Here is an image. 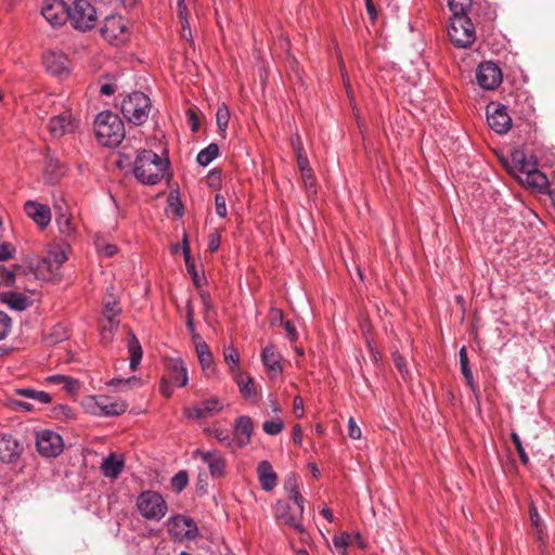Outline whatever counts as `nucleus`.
Returning a JSON list of instances; mask_svg holds the SVG:
<instances>
[{
	"label": "nucleus",
	"mask_w": 555,
	"mask_h": 555,
	"mask_svg": "<svg viewBox=\"0 0 555 555\" xmlns=\"http://www.w3.org/2000/svg\"><path fill=\"white\" fill-rule=\"evenodd\" d=\"M55 221L62 235L70 236L74 234L75 229L72 223V218L67 212H59V215L55 216Z\"/></svg>",
	"instance_id": "58836bf2"
},
{
	"label": "nucleus",
	"mask_w": 555,
	"mask_h": 555,
	"mask_svg": "<svg viewBox=\"0 0 555 555\" xmlns=\"http://www.w3.org/2000/svg\"><path fill=\"white\" fill-rule=\"evenodd\" d=\"M235 447L243 448L250 442V437L254 431V424L249 416H238L233 425Z\"/></svg>",
	"instance_id": "6ab92c4d"
},
{
	"label": "nucleus",
	"mask_w": 555,
	"mask_h": 555,
	"mask_svg": "<svg viewBox=\"0 0 555 555\" xmlns=\"http://www.w3.org/2000/svg\"><path fill=\"white\" fill-rule=\"evenodd\" d=\"M41 15L52 27L62 26L68 20V5L63 0H43Z\"/></svg>",
	"instance_id": "9b49d317"
},
{
	"label": "nucleus",
	"mask_w": 555,
	"mask_h": 555,
	"mask_svg": "<svg viewBox=\"0 0 555 555\" xmlns=\"http://www.w3.org/2000/svg\"><path fill=\"white\" fill-rule=\"evenodd\" d=\"M179 16L182 20V37L186 40L192 39V33L186 20V7L184 0H178Z\"/></svg>",
	"instance_id": "c03bdc74"
},
{
	"label": "nucleus",
	"mask_w": 555,
	"mask_h": 555,
	"mask_svg": "<svg viewBox=\"0 0 555 555\" xmlns=\"http://www.w3.org/2000/svg\"><path fill=\"white\" fill-rule=\"evenodd\" d=\"M393 362H395L396 367L402 374L403 378H406L408 370H406L403 358L398 352H396L393 354Z\"/></svg>",
	"instance_id": "4d7b16f0"
},
{
	"label": "nucleus",
	"mask_w": 555,
	"mask_h": 555,
	"mask_svg": "<svg viewBox=\"0 0 555 555\" xmlns=\"http://www.w3.org/2000/svg\"><path fill=\"white\" fill-rule=\"evenodd\" d=\"M95 247L98 253L105 257H112L117 253V247L115 245L106 243L104 241L98 240L95 242Z\"/></svg>",
	"instance_id": "09e8293b"
},
{
	"label": "nucleus",
	"mask_w": 555,
	"mask_h": 555,
	"mask_svg": "<svg viewBox=\"0 0 555 555\" xmlns=\"http://www.w3.org/2000/svg\"><path fill=\"white\" fill-rule=\"evenodd\" d=\"M93 128L98 142L107 147L119 145L126 133L122 120L111 111L99 113L94 119Z\"/></svg>",
	"instance_id": "f03ea898"
},
{
	"label": "nucleus",
	"mask_w": 555,
	"mask_h": 555,
	"mask_svg": "<svg viewBox=\"0 0 555 555\" xmlns=\"http://www.w3.org/2000/svg\"><path fill=\"white\" fill-rule=\"evenodd\" d=\"M125 466L124 460L118 457L115 453H111L103 459L101 464L102 474L107 477L115 479L122 472Z\"/></svg>",
	"instance_id": "bb28decb"
},
{
	"label": "nucleus",
	"mask_w": 555,
	"mask_h": 555,
	"mask_svg": "<svg viewBox=\"0 0 555 555\" xmlns=\"http://www.w3.org/2000/svg\"><path fill=\"white\" fill-rule=\"evenodd\" d=\"M284 428V423L281 418H275L271 421H266L262 424V429L266 434L275 436L280 434Z\"/></svg>",
	"instance_id": "a18cd8bd"
},
{
	"label": "nucleus",
	"mask_w": 555,
	"mask_h": 555,
	"mask_svg": "<svg viewBox=\"0 0 555 555\" xmlns=\"http://www.w3.org/2000/svg\"><path fill=\"white\" fill-rule=\"evenodd\" d=\"M233 377L235 379V383L238 387L241 395L245 399H256L258 397L255 380L251 376L246 375L241 371H237L233 375Z\"/></svg>",
	"instance_id": "a878e982"
},
{
	"label": "nucleus",
	"mask_w": 555,
	"mask_h": 555,
	"mask_svg": "<svg viewBox=\"0 0 555 555\" xmlns=\"http://www.w3.org/2000/svg\"><path fill=\"white\" fill-rule=\"evenodd\" d=\"M460 363H461L462 374H463L467 385L473 390H475V382H474L473 373L469 367V360H468L465 347H462V349L460 350Z\"/></svg>",
	"instance_id": "4c0bfd02"
},
{
	"label": "nucleus",
	"mask_w": 555,
	"mask_h": 555,
	"mask_svg": "<svg viewBox=\"0 0 555 555\" xmlns=\"http://www.w3.org/2000/svg\"><path fill=\"white\" fill-rule=\"evenodd\" d=\"M291 499L297 506V514L292 512V507L287 503H279L276 506V516L282 519L286 525L295 529L297 532H304V526L298 515L304 513V498L295 489L292 490Z\"/></svg>",
	"instance_id": "0eeeda50"
},
{
	"label": "nucleus",
	"mask_w": 555,
	"mask_h": 555,
	"mask_svg": "<svg viewBox=\"0 0 555 555\" xmlns=\"http://www.w3.org/2000/svg\"><path fill=\"white\" fill-rule=\"evenodd\" d=\"M195 349L202 369L204 371L208 370L214 363L212 353L208 345L204 340H199L195 343Z\"/></svg>",
	"instance_id": "2f4dec72"
},
{
	"label": "nucleus",
	"mask_w": 555,
	"mask_h": 555,
	"mask_svg": "<svg viewBox=\"0 0 555 555\" xmlns=\"http://www.w3.org/2000/svg\"><path fill=\"white\" fill-rule=\"evenodd\" d=\"M283 326H284V330L286 331L287 338H288L291 341H295V340H297L296 326H295L291 321H286V322H284V323H283Z\"/></svg>",
	"instance_id": "13d9d810"
},
{
	"label": "nucleus",
	"mask_w": 555,
	"mask_h": 555,
	"mask_svg": "<svg viewBox=\"0 0 555 555\" xmlns=\"http://www.w3.org/2000/svg\"><path fill=\"white\" fill-rule=\"evenodd\" d=\"M224 361L230 366V372L234 375L237 371V365L240 363V356L236 349L233 346H227L223 350Z\"/></svg>",
	"instance_id": "ea45409f"
},
{
	"label": "nucleus",
	"mask_w": 555,
	"mask_h": 555,
	"mask_svg": "<svg viewBox=\"0 0 555 555\" xmlns=\"http://www.w3.org/2000/svg\"><path fill=\"white\" fill-rule=\"evenodd\" d=\"M36 446L44 457H56L63 451L62 437L52 430H41L37 434Z\"/></svg>",
	"instance_id": "9d476101"
},
{
	"label": "nucleus",
	"mask_w": 555,
	"mask_h": 555,
	"mask_svg": "<svg viewBox=\"0 0 555 555\" xmlns=\"http://www.w3.org/2000/svg\"><path fill=\"white\" fill-rule=\"evenodd\" d=\"M167 369H168L171 380L178 387H184L188 385V383H189L188 369L182 359H180V358L170 359L167 363Z\"/></svg>",
	"instance_id": "4be33fe9"
},
{
	"label": "nucleus",
	"mask_w": 555,
	"mask_h": 555,
	"mask_svg": "<svg viewBox=\"0 0 555 555\" xmlns=\"http://www.w3.org/2000/svg\"><path fill=\"white\" fill-rule=\"evenodd\" d=\"M476 40V29L466 15H453V46L468 48Z\"/></svg>",
	"instance_id": "6e6552de"
},
{
	"label": "nucleus",
	"mask_w": 555,
	"mask_h": 555,
	"mask_svg": "<svg viewBox=\"0 0 555 555\" xmlns=\"http://www.w3.org/2000/svg\"><path fill=\"white\" fill-rule=\"evenodd\" d=\"M62 384H63L64 389H66L68 392L75 391L78 387V382L68 376H66L64 383H62Z\"/></svg>",
	"instance_id": "774afa93"
},
{
	"label": "nucleus",
	"mask_w": 555,
	"mask_h": 555,
	"mask_svg": "<svg viewBox=\"0 0 555 555\" xmlns=\"http://www.w3.org/2000/svg\"><path fill=\"white\" fill-rule=\"evenodd\" d=\"M94 408L92 413L102 416H117L127 410V404L124 401H109L105 397L93 398Z\"/></svg>",
	"instance_id": "a211bd4d"
},
{
	"label": "nucleus",
	"mask_w": 555,
	"mask_h": 555,
	"mask_svg": "<svg viewBox=\"0 0 555 555\" xmlns=\"http://www.w3.org/2000/svg\"><path fill=\"white\" fill-rule=\"evenodd\" d=\"M202 461L208 466L212 477H221L224 474L225 463L220 453L216 451H197Z\"/></svg>",
	"instance_id": "412c9836"
},
{
	"label": "nucleus",
	"mask_w": 555,
	"mask_h": 555,
	"mask_svg": "<svg viewBox=\"0 0 555 555\" xmlns=\"http://www.w3.org/2000/svg\"><path fill=\"white\" fill-rule=\"evenodd\" d=\"M220 235L217 233L209 235L208 248L211 253L217 251L220 247Z\"/></svg>",
	"instance_id": "052dcab7"
},
{
	"label": "nucleus",
	"mask_w": 555,
	"mask_h": 555,
	"mask_svg": "<svg viewBox=\"0 0 555 555\" xmlns=\"http://www.w3.org/2000/svg\"><path fill=\"white\" fill-rule=\"evenodd\" d=\"M291 142L296 156L305 153L300 137L298 134L292 137Z\"/></svg>",
	"instance_id": "680f3d73"
},
{
	"label": "nucleus",
	"mask_w": 555,
	"mask_h": 555,
	"mask_svg": "<svg viewBox=\"0 0 555 555\" xmlns=\"http://www.w3.org/2000/svg\"><path fill=\"white\" fill-rule=\"evenodd\" d=\"M224 408V402L219 397H210L201 401L193 406L183 409V416L191 421H199L211 417L221 412Z\"/></svg>",
	"instance_id": "1a4fd4ad"
},
{
	"label": "nucleus",
	"mask_w": 555,
	"mask_h": 555,
	"mask_svg": "<svg viewBox=\"0 0 555 555\" xmlns=\"http://www.w3.org/2000/svg\"><path fill=\"white\" fill-rule=\"evenodd\" d=\"M15 248L10 243H2L0 245V261H5L13 258Z\"/></svg>",
	"instance_id": "5fc2aeb1"
},
{
	"label": "nucleus",
	"mask_w": 555,
	"mask_h": 555,
	"mask_svg": "<svg viewBox=\"0 0 555 555\" xmlns=\"http://www.w3.org/2000/svg\"><path fill=\"white\" fill-rule=\"evenodd\" d=\"M219 155V147L216 143H210L208 146L199 151L196 160L199 166L206 167Z\"/></svg>",
	"instance_id": "473e14b6"
},
{
	"label": "nucleus",
	"mask_w": 555,
	"mask_h": 555,
	"mask_svg": "<svg viewBox=\"0 0 555 555\" xmlns=\"http://www.w3.org/2000/svg\"><path fill=\"white\" fill-rule=\"evenodd\" d=\"M169 532L179 539L194 540L198 535V528L191 517L177 515L170 519Z\"/></svg>",
	"instance_id": "ddd939ff"
},
{
	"label": "nucleus",
	"mask_w": 555,
	"mask_h": 555,
	"mask_svg": "<svg viewBox=\"0 0 555 555\" xmlns=\"http://www.w3.org/2000/svg\"><path fill=\"white\" fill-rule=\"evenodd\" d=\"M137 507L143 518L155 521L160 520L168 509L163 495L153 490L140 493L137 499Z\"/></svg>",
	"instance_id": "39448f33"
},
{
	"label": "nucleus",
	"mask_w": 555,
	"mask_h": 555,
	"mask_svg": "<svg viewBox=\"0 0 555 555\" xmlns=\"http://www.w3.org/2000/svg\"><path fill=\"white\" fill-rule=\"evenodd\" d=\"M68 21L73 28L86 33L95 26L98 13L88 0H74L68 5Z\"/></svg>",
	"instance_id": "20e7f679"
},
{
	"label": "nucleus",
	"mask_w": 555,
	"mask_h": 555,
	"mask_svg": "<svg viewBox=\"0 0 555 555\" xmlns=\"http://www.w3.org/2000/svg\"><path fill=\"white\" fill-rule=\"evenodd\" d=\"M530 520L535 529H539V527L542 526V518L540 517L535 507L530 508Z\"/></svg>",
	"instance_id": "e2e57ef3"
},
{
	"label": "nucleus",
	"mask_w": 555,
	"mask_h": 555,
	"mask_svg": "<svg viewBox=\"0 0 555 555\" xmlns=\"http://www.w3.org/2000/svg\"><path fill=\"white\" fill-rule=\"evenodd\" d=\"M350 541V535L347 532H343L338 535H335L333 538V544L336 547V550H344L348 546Z\"/></svg>",
	"instance_id": "864d4df0"
},
{
	"label": "nucleus",
	"mask_w": 555,
	"mask_h": 555,
	"mask_svg": "<svg viewBox=\"0 0 555 555\" xmlns=\"http://www.w3.org/2000/svg\"><path fill=\"white\" fill-rule=\"evenodd\" d=\"M520 180L527 183L529 186L537 189L539 191H543L544 189L547 188L548 184L546 176L540 170H538L535 166L527 173H525L524 178L521 177Z\"/></svg>",
	"instance_id": "c756f323"
},
{
	"label": "nucleus",
	"mask_w": 555,
	"mask_h": 555,
	"mask_svg": "<svg viewBox=\"0 0 555 555\" xmlns=\"http://www.w3.org/2000/svg\"><path fill=\"white\" fill-rule=\"evenodd\" d=\"M0 301L15 311H24L29 305L28 297L16 292L1 293Z\"/></svg>",
	"instance_id": "cd10ccee"
},
{
	"label": "nucleus",
	"mask_w": 555,
	"mask_h": 555,
	"mask_svg": "<svg viewBox=\"0 0 555 555\" xmlns=\"http://www.w3.org/2000/svg\"><path fill=\"white\" fill-rule=\"evenodd\" d=\"M151 99L143 92H132L121 102V113L128 122L134 126L143 125L151 112Z\"/></svg>",
	"instance_id": "7ed1b4c3"
},
{
	"label": "nucleus",
	"mask_w": 555,
	"mask_h": 555,
	"mask_svg": "<svg viewBox=\"0 0 555 555\" xmlns=\"http://www.w3.org/2000/svg\"><path fill=\"white\" fill-rule=\"evenodd\" d=\"M230 120V111L228 106L223 103L218 106L216 113V122L220 132L224 133Z\"/></svg>",
	"instance_id": "a19ab883"
},
{
	"label": "nucleus",
	"mask_w": 555,
	"mask_h": 555,
	"mask_svg": "<svg viewBox=\"0 0 555 555\" xmlns=\"http://www.w3.org/2000/svg\"><path fill=\"white\" fill-rule=\"evenodd\" d=\"M188 481V473L180 470L171 478V487L176 492H181L186 487Z\"/></svg>",
	"instance_id": "49530a36"
},
{
	"label": "nucleus",
	"mask_w": 555,
	"mask_h": 555,
	"mask_svg": "<svg viewBox=\"0 0 555 555\" xmlns=\"http://www.w3.org/2000/svg\"><path fill=\"white\" fill-rule=\"evenodd\" d=\"M512 160L515 166V168L521 173L525 175L529 170H531L537 164L532 162L531 159L527 158L524 152L521 151H515L512 154Z\"/></svg>",
	"instance_id": "72a5a7b5"
},
{
	"label": "nucleus",
	"mask_w": 555,
	"mask_h": 555,
	"mask_svg": "<svg viewBox=\"0 0 555 555\" xmlns=\"http://www.w3.org/2000/svg\"><path fill=\"white\" fill-rule=\"evenodd\" d=\"M104 313L107 321L109 322L111 327H113L117 323L115 320L116 317L120 313V308L118 307V304L115 299L105 301Z\"/></svg>",
	"instance_id": "37998d69"
},
{
	"label": "nucleus",
	"mask_w": 555,
	"mask_h": 555,
	"mask_svg": "<svg viewBox=\"0 0 555 555\" xmlns=\"http://www.w3.org/2000/svg\"><path fill=\"white\" fill-rule=\"evenodd\" d=\"M487 121L489 127L498 133H506L512 126V118L504 105L491 103L487 107Z\"/></svg>",
	"instance_id": "f8f14e48"
},
{
	"label": "nucleus",
	"mask_w": 555,
	"mask_h": 555,
	"mask_svg": "<svg viewBox=\"0 0 555 555\" xmlns=\"http://www.w3.org/2000/svg\"><path fill=\"white\" fill-rule=\"evenodd\" d=\"M66 248L62 246H53L48 250V256L42 260L43 263L53 270L57 269L62 263L67 260Z\"/></svg>",
	"instance_id": "7c9ffc66"
},
{
	"label": "nucleus",
	"mask_w": 555,
	"mask_h": 555,
	"mask_svg": "<svg viewBox=\"0 0 555 555\" xmlns=\"http://www.w3.org/2000/svg\"><path fill=\"white\" fill-rule=\"evenodd\" d=\"M24 211L41 229H44L51 221L49 206L36 201H27L24 204Z\"/></svg>",
	"instance_id": "f3484780"
},
{
	"label": "nucleus",
	"mask_w": 555,
	"mask_h": 555,
	"mask_svg": "<svg viewBox=\"0 0 555 555\" xmlns=\"http://www.w3.org/2000/svg\"><path fill=\"white\" fill-rule=\"evenodd\" d=\"M472 9V0H453V15H466Z\"/></svg>",
	"instance_id": "8fccbe9b"
},
{
	"label": "nucleus",
	"mask_w": 555,
	"mask_h": 555,
	"mask_svg": "<svg viewBox=\"0 0 555 555\" xmlns=\"http://www.w3.org/2000/svg\"><path fill=\"white\" fill-rule=\"evenodd\" d=\"M186 326H188L189 332L192 335L194 343L202 340L201 336L195 331L194 318L186 319Z\"/></svg>",
	"instance_id": "69168bd1"
},
{
	"label": "nucleus",
	"mask_w": 555,
	"mask_h": 555,
	"mask_svg": "<svg viewBox=\"0 0 555 555\" xmlns=\"http://www.w3.org/2000/svg\"><path fill=\"white\" fill-rule=\"evenodd\" d=\"M127 348L129 352V366L131 370H135L141 362L143 352L139 339L132 332L129 334Z\"/></svg>",
	"instance_id": "c85d7f7f"
},
{
	"label": "nucleus",
	"mask_w": 555,
	"mask_h": 555,
	"mask_svg": "<svg viewBox=\"0 0 555 555\" xmlns=\"http://www.w3.org/2000/svg\"><path fill=\"white\" fill-rule=\"evenodd\" d=\"M204 431L208 435L214 436V438H216L219 442L231 448L232 450L237 449V447H235V438L231 437L230 433L227 429L207 427L204 429Z\"/></svg>",
	"instance_id": "f704fd0d"
},
{
	"label": "nucleus",
	"mask_w": 555,
	"mask_h": 555,
	"mask_svg": "<svg viewBox=\"0 0 555 555\" xmlns=\"http://www.w3.org/2000/svg\"><path fill=\"white\" fill-rule=\"evenodd\" d=\"M100 33L109 44H122L128 39L127 22L121 15H108L104 18Z\"/></svg>",
	"instance_id": "423d86ee"
},
{
	"label": "nucleus",
	"mask_w": 555,
	"mask_h": 555,
	"mask_svg": "<svg viewBox=\"0 0 555 555\" xmlns=\"http://www.w3.org/2000/svg\"><path fill=\"white\" fill-rule=\"evenodd\" d=\"M261 361L264 367L276 376L282 373L281 356L275 351L273 346H267L261 352Z\"/></svg>",
	"instance_id": "393cba45"
},
{
	"label": "nucleus",
	"mask_w": 555,
	"mask_h": 555,
	"mask_svg": "<svg viewBox=\"0 0 555 555\" xmlns=\"http://www.w3.org/2000/svg\"><path fill=\"white\" fill-rule=\"evenodd\" d=\"M215 207H216V214L221 217V218H224L227 217V203H225V198L222 194H219L217 193L215 195Z\"/></svg>",
	"instance_id": "603ef678"
},
{
	"label": "nucleus",
	"mask_w": 555,
	"mask_h": 555,
	"mask_svg": "<svg viewBox=\"0 0 555 555\" xmlns=\"http://www.w3.org/2000/svg\"><path fill=\"white\" fill-rule=\"evenodd\" d=\"M479 86L486 90H493L502 82L501 69L492 62L479 65L476 74Z\"/></svg>",
	"instance_id": "4468645a"
},
{
	"label": "nucleus",
	"mask_w": 555,
	"mask_h": 555,
	"mask_svg": "<svg viewBox=\"0 0 555 555\" xmlns=\"http://www.w3.org/2000/svg\"><path fill=\"white\" fill-rule=\"evenodd\" d=\"M167 166V159H163L153 151L143 150L135 157L133 173L142 184L154 185L164 178Z\"/></svg>",
	"instance_id": "f257e3e1"
},
{
	"label": "nucleus",
	"mask_w": 555,
	"mask_h": 555,
	"mask_svg": "<svg viewBox=\"0 0 555 555\" xmlns=\"http://www.w3.org/2000/svg\"><path fill=\"white\" fill-rule=\"evenodd\" d=\"M297 164H298V167L301 171V175L305 176L306 175V171L309 173V160L307 158V156L304 154H300V155H297Z\"/></svg>",
	"instance_id": "bf43d9fd"
},
{
	"label": "nucleus",
	"mask_w": 555,
	"mask_h": 555,
	"mask_svg": "<svg viewBox=\"0 0 555 555\" xmlns=\"http://www.w3.org/2000/svg\"><path fill=\"white\" fill-rule=\"evenodd\" d=\"M21 450L16 439L11 435H0V461L3 463H14L20 456Z\"/></svg>",
	"instance_id": "aec40b11"
},
{
	"label": "nucleus",
	"mask_w": 555,
	"mask_h": 555,
	"mask_svg": "<svg viewBox=\"0 0 555 555\" xmlns=\"http://www.w3.org/2000/svg\"><path fill=\"white\" fill-rule=\"evenodd\" d=\"M348 435L351 439H359L361 437V429L352 417L348 421Z\"/></svg>",
	"instance_id": "6e6d98bb"
},
{
	"label": "nucleus",
	"mask_w": 555,
	"mask_h": 555,
	"mask_svg": "<svg viewBox=\"0 0 555 555\" xmlns=\"http://www.w3.org/2000/svg\"><path fill=\"white\" fill-rule=\"evenodd\" d=\"M16 392L22 397L38 401L43 404L51 402V396L46 391L36 390L27 387L20 388L16 390Z\"/></svg>",
	"instance_id": "e433bc0d"
},
{
	"label": "nucleus",
	"mask_w": 555,
	"mask_h": 555,
	"mask_svg": "<svg viewBox=\"0 0 555 555\" xmlns=\"http://www.w3.org/2000/svg\"><path fill=\"white\" fill-rule=\"evenodd\" d=\"M42 61L47 72L53 76L61 77L69 73L68 57L61 51L46 52Z\"/></svg>",
	"instance_id": "2eb2a0df"
},
{
	"label": "nucleus",
	"mask_w": 555,
	"mask_h": 555,
	"mask_svg": "<svg viewBox=\"0 0 555 555\" xmlns=\"http://www.w3.org/2000/svg\"><path fill=\"white\" fill-rule=\"evenodd\" d=\"M140 383H141L140 378L132 376L129 378H113L107 383V385L115 389L126 390L133 386L140 385Z\"/></svg>",
	"instance_id": "79ce46f5"
},
{
	"label": "nucleus",
	"mask_w": 555,
	"mask_h": 555,
	"mask_svg": "<svg viewBox=\"0 0 555 555\" xmlns=\"http://www.w3.org/2000/svg\"><path fill=\"white\" fill-rule=\"evenodd\" d=\"M78 125L72 113L65 111L49 120L48 128L50 133L55 137H62L66 133H73Z\"/></svg>",
	"instance_id": "dca6fc26"
},
{
	"label": "nucleus",
	"mask_w": 555,
	"mask_h": 555,
	"mask_svg": "<svg viewBox=\"0 0 555 555\" xmlns=\"http://www.w3.org/2000/svg\"><path fill=\"white\" fill-rule=\"evenodd\" d=\"M511 439L517 450V453L519 455V459H520V462L525 465H527L529 463V456L527 455L524 447H522V443H521V440H520V437L516 434V433H512L511 434Z\"/></svg>",
	"instance_id": "de8ad7c7"
},
{
	"label": "nucleus",
	"mask_w": 555,
	"mask_h": 555,
	"mask_svg": "<svg viewBox=\"0 0 555 555\" xmlns=\"http://www.w3.org/2000/svg\"><path fill=\"white\" fill-rule=\"evenodd\" d=\"M365 9L372 22L377 20V10L373 3V0H365Z\"/></svg>",
	"instance_id": "0e129e2a"
},
{
	"label": "nucleus",
	"mask_w": 555,
	"mask_h": 555,
	"mask_svg": "<svg viewBox=\"0 0 555 555\" xmlns=\"http://www.w3.org/2000/svg\"><path fill=\"white\" fill-rule=\"evenodd\" d=\"M258 479L264 491H271L276 486V474L268 461H261L257 466Z\"/></svg>",
	"instance_id": "5701e85b"
},
{
	"label": "nucleus",
	"mask_w": 555,
	"mask_h": 555,
	"mask_svg": "<svg viewBox=\"0 0 555 555\" xmlns=\"http://www.w3.org/2000/svg\"><path fill=\"white\" fill-rule=\"evenodd\" d=\"M11 318L5 312L0 311V340L8 336L11 331Z\"/></svg>",
	"instance_id": "3c124183"
},
{
	"label": "nucleus",
	"mask_w": 555,
	"mask_h": 555,
	"mask_svg": "<svg viewBox=\"0 0 555 555\" xmlns=\"http://www.w3.org/2000/svg\"><path fill=\"white\" fill-rule=\"evenodd\" d=\"M304 402L299 397L294 399V414L296 417H301L304 415Z\"/></svg>",
	"instance_id": "338daca9"
},
{
	"label": "nucleus",
	"mask_w": 555,
	"mask_h": 555,
	"mask_svg": "<svg viewBox=\"0 0 555 555\" xmlns=\"http://www.w3.org/2000/svg\"><path fill=\"white\" fill-rule=\"evenodd\" d=\"M183 256H184V262H185L186 270H188L189 274H191V276H192L193 284L197 288H199L203 285L204 279L198 275L196 266L191 258L190 248L186 245H184V247H183Z\"/></svg>",
	"instance_id": "c9c22d12"
},
{
	"label": "nucleus",
	"mask_w": 555,
	"mask_h": 555,
	"mask_svg": "<svg viewBox=\"0 0 555 555\" xmlns=\"http://www.w3.org/2000/svg\"><path fill=\"white\" fill-rule=\"evenodd\" d=\"M65 169L61 162L51 156L47 155L46 164H44V180L49 184H55L63 177Z\"/></svg>",
	"instance_id": "b1692460"
}]
</instances>
